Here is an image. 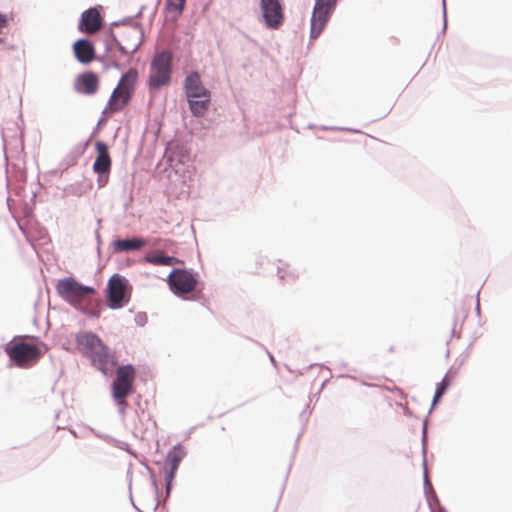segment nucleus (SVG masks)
Wrapping results in <instances>:
<instances>
[{"label":"nucleus","mask_w":512,"mask_h":512,"mask_svg":"<svg viewBox=\"0 0 512 512\" xmlns=\"http://www.w3.org/2000/svg\"><path fill=\"white\" fill-rule=\"evenodd\" d=\"M183 455L184 453L180 447H174L166 456L164 473L167 491L170 489L171 482L183 458Z\"/></svg>","instance_id":"obj_15"},{"label":"nucleus","mask_w":512,"mask_h":512,"mask_svg":"<svg viewBox=\"0 0 512 512\" xmlns=\"http://www.w3.org/2000/svg\"><path fill=\"white\" fill-rule=\"evenodd\" d=\"M184 91L189 108L194 116H203L209 109L211 93L203 85L197 72L189 73L184 80Z\"/></svg>","instance_id":"obj_2"},{"label":"nucleus","mask_w":512,"mask_h":512,"mask_svg":"<svg viewBox=\"0 0 512 512\" xmlns=\"http://www.w3.org/2000/svg\"><path fill=\"white\" fill-rule=\"evenodd\" d=\"M449 386V381L448 379L445 377L442 382L439 384L436 392H435V395H434V399H433V405H435L439 399L442 397V395L445 393L446 389L448 388Z\"/></svg>","instance_id":"obj_21"},{"label":"nucleus","mask_w":512,"mask_h":512,"mask_svg":"<svg viewBox=\"0 0 512 512\" xmlns=\"http://www.w3.org/2000/svg\"><path fill=\"white\" fill-rule=\"evenodd\" d=\"M74 88L78 93L93 95L99 88V77L94 72H85L75 79Z\"/></svg>","instance_id":"obj_13"},{"label":"nucleus","mask_w":512,"mask_h":512,"mask_svg":"<svg viewBox=\"0 0 512 512\" xmlns=\"http://www.w3.org/2000/svg\"><path fill=\"white\" fill-rule=\"evenodd\" d=\"M95 149L97 152V157L93 164L94 172L98 175L108 174L112 165L108 146L102 141H97L95 143Z\"/></svg>","instance_id":"obj_14"},{"label":"nucleus","mask_w":512,"mask_h":512,"mask_svg":"<svg viewBox=\"0 0 512 512\" xmlns=\"http://www.w3.org/2000/svg\"><path fill=\"white\" fill-rule=\"evenodd\" d=\"M73 52L76 59L83 64H88L95 59L93 44L86 39H79L73 44Z\"/></svg>","instance_id":"obj_16"},{"label":"nucleus","mask_w":512,"mask_h":512,"mask_svg":"<svg viewBox=\"0 0 512 512\" xmlns=\"http://www.w3.org/2000/svg\"><path fill=\"white\" fill-rule=\"evenodd\" d=\"M262 16L268 28L278 29L284 20L280 2H262Z\"/></svg>","instance_id":"obj_12"},{"label":"nucleus","mask_w":512,"mask_h":512,"mask_svg":"<svg viewBox=\"0 0 512 512\" xmlns=\"http://www.w3.org/2000/svg\"><path fill=\"white\" fill-rule=\"evenodd\" d=\"M5 351L13 361L20 368H28L38 362L42 353L40 348L32 343L24 342L23 340H14L10 342Z\"/></svg>","instance_id":"obj_5"},{"label":"nucleus","mask_w":512,"mask_h":512,"mask_svg":"<svg viewBox=\"0 0 512 512\" xmlns=\"http://www.w3.org/2000/svg\"><path fill=\"white\" fill-rule=\"evenodd\" d=\"M146 242L141 238L119 239L115 241L116 251H133L145 246Z\"/></svg>","instance_id":"obj_19"},{"label":"nucleus","mask_w":512,"mask_h":512,"mask_svg":"<svg viewBox=\"0 0 512 512\" xmlns=\"http://www.w3.org/2000/svg\"><path fill=\"white\" fill-rule=\"evenodd\" d=\"M115 40L123 54L132 55L142 43L141 31L137 27H128L122 30Z\"/></svg>","instance_id":"obj_11"},{"label":"nucleus","mask_w":512,"mask_h":512,"mask_svg":"<svg viewBox=\"0 0 512 512\" xmlns=\"http://www.w3.org/2000/svg\"><path fill=\"white\" fill-rule=\"evenodd\" d=\"M278 273H279L281 279L295 280L297 278V275H295L294 273L288 271V266L287 265H284L283 268H279L278 269Z\"/></svg>","instance_id":"obj_22"},{"label":"nucleus","mask_w":512,"mask_h":512,"mask_svg":"<svg viewBox=\"0 0 512 512\" xmlns=\"http://www.w3.org/2000/svg\"><path fill=\"white\" fill-rule=\"evenodd\" d=\"M145 261L154 265L172 266L180 263L176 257L166 256L160 252L150 253L145 256Z\"/></svg>","instance_id":"obj_18"},{"label":"nucleus","mask_w":512,"mask_h":512,"mask_svg":"<svg viewBox=\"0 0 512 512\" xmlns=\"http://www.w3.org/2000/svg\"><path fill=\"white\" fill-rule=\"evenodd\" d=\"M102 26L101 16L96 8H90L83 13L81 19V29L88 33L93 34L97 32Z\"/></svg>","instance_id":"obj_17"},{"label":"nucleus","mask_w":512,"mask_h":512,"mask_svg":"<svg viewBox=\"0 0 512 512\" xmlns=\"http://www.w3.org/2000/svg\"><path fill=\"white\" fill-rule=\"evenodd\" d=\"M185 2H167L165 7V17L167 20L174 21L182 14Z\"/></svg>","instance_id":"obj_20"},{"label":"nucleus","mask_w":512,"mask_h":512,"mask_svg":"<svg viewBox=\"0 0 512 512\" xmlns=\"http://www.w3.org/2000/svg\"><path fill=\"white\" fill-rule=\"evenodd\" d=\"M78 350L87 357L92 365L103 374L111 373L116 364V357L102 340L92 332H81L76 335Z\"/></svg>","instance_id":"obj_1"},{"label":"nucleus","mask_w":512,"mask_h":512,"mask_svg":"<svg viewBox=\"0 0 512 512\" xmlns=\"http://www.w3.org/2000/svg\"><path fill=\"white\" fill-rule=\"evenodd\" d=\"M56 290L64 300L75 307H79L90 295L95 293L93 287L84 286L72 277L59 280Z\"/></svg>","instance_id":"obj_7"},{"label":"nucleus","mask_w":512,"mask_h":512,"mask_svg":"<svg viewBox=\"0 0 512 512\" xmlns=\"http://www.w3.org/2000/svg\"><path fill=\"white\" fill-rule=\"evenodd\" d=\"M168 284L176 295L191 293L197 286V279L188 270L174 269L168 276Z\"/></svg>","instance_id":"obj_8"},{"label":"nucleus","mask_w":512,"mask_h":512,"mask_svg":"<svg viewBox=\"0 0 512 512\" xmlns=\"http://www.w3.org/2000/svg\"><path fill=\"white\" fill-rule=\"evenodd\" d=\"M335 2H316L311 17V39H316L323 31Z\"/></svg>","instance_id":"obj_10"},{"label":"nucleus","mask_w":512,"mask_h":512,"mask_svg":"<svg viewBox=\"0 0 512 512\" xmlns=\"http://www.w3.org/2000/svg\"><path fill=\"white\" fill-rule=\"evenodd\" d=\"M135 378L136 370L132 365L120 366L116 370V378L112 384V396L122 410L127 406L126 397L132 393Z\"/></svg>","instance_id":"obj_6"},{"label":"nucleus","mask_w":512,"mask_h":512,"mask_svg":"<svg viewBox=\"0 0 512 512\" xmlns=\"http://www.w3.org/2000/svg\"><path fill=\"white\" fill-rule=\"evenodd\" d=\"M443 11H446V1H443Z\"/></svg>","instance_id":"obj_23"},{"label":"nucleus","mask_w":512,"mask_h":512,"mask_svg":"<svg viewBox=\"0 0 512 512\" xmlns=\"http://www.w3.org/2000/svg\"><path fill=\"white\" fill-rule=\"evenodd\" d=\"M172 60L173 57L169 51H162L153 57L148 76V85L150 88L159 89L170 83Z\"/></svg>","instance_id":"obj_4"},{"label":"nucleus","mask_w":512,"mask_h":512,"mask_svg":"<svg viewBox=\"0 0 512 512\" xmlns=\"http://www.w3.org/2000/svg\"><path fill=\"white\" fill-rule=\"evenodd\" d=\"M138 72L135 68H130L120 78L117 86L112 91L104 112L114 114L122 111L131 101L136 89Z\"/></svg>","instance_id":"obj_3"},{"label":"nucleus","mask_w":512,"mask_h":512,"mask_svg":"<svg viewBox=\"0 0 512 512\" xmlns=\"http://www.w3.org/2000/svg\"><path fill=\"white\" fill-rule=\"evenodd\" d=\"M128 301L127 281L120 275H113L108 282V306L112 309H119Z\"/></svg>","instance_id":"obj_9"}]
</instances>
